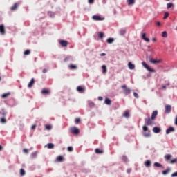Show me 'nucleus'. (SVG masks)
I'll use <instances>...</instances> for the list:
<instances>
[{
	"mask_svg": "<svg viewBox=\"0 0 177 177\" xmlns=\"http://www.w3.org/2000/svg\"><path fill=\"white\" fill-rule=\"evenodd\" d=\"M142 65L143 66V67L145 68H146V70H148V71H150V73H156V70L150 68V66L149 65H147V64H146V62H142Z\"/></svg>",
	"mask_w": 177,
	"mask_h": 177,
	"instance_id": "f257e3e1",
	"label": "nucleus"
},
{
	"mask_svg": "<svg viewBox=\"0 0 177 177\" xmlns=\"http://www.w3.org/2000/svg\"><path fill=\"white\" fill-rule=\"evenodd\" d=\"M70 131L71 133H73L74 135H78L80 133V129L75 127H72L70 128Z\"/></svg>",
	"mask_w": 177,
	"mask_h": 177,
	"instance_id": "f03ea898",
	"label": "nucleus"
},
{
	"mask_svg": "<svg viewBox=\"0 0 177 177\" xmlns=\"http://www.w3.org/2000/svg\"><path fill=\"white\" fill-rule=\"evenodd\" d=\"M122 89H123L124 95H129V93H131V90L127 88L126 85L122 86Z\"/></svg>",
	"mask_w": 177,
	"mask_h": 177,
	"instance_id": "7ed1b4c3",
	"label": "nucleus"
},
{
	"mask_svg": "<svg viewBox=\"0 0 177 177\" xmlns=\"http://www.w3.org/2000/svg\"><path fill=\"white\" fill-rule=\"evenodd\" d=\"M171 110H172V106H171V105H166L165 106V113H166V114H169V113H171Z\"/></svg>",
	"mask_w": 177,
	"mask_h": 177,
	"instance_id": "20e7f679",
	"label": "nucleus"
},
{
	"mask_svg": "<svg viewBox=\"0 0 177 177\" xmlns=\"http://www.w3.org/2000/svg\"><path fill=\"white\" fill-rule=\"evenodd\" d=\"M59 44H60V45L64 48H66L68 43L67 42V41L65 40H59Z\"/></svg>",
	"mask_w": 177,
	"mask_h": 177,
	"instance_id": "39448f33",
	"label": "nucleus"
},
{
	"mask_svg": "<svg viewBox=\"0 0 177 177\" xmlns=\"http://www.w3.org/2000/svg\"><path fill=\"white\" fill-rule=\"evenodd\" d=\"M93 20H96V21H102V20H104V18H102L100 16L97 15H93L92 17Z\"/></svg>",
	"mask_w": 177,
	"mask_h": 177,
	"instance_id": "423d86ee",
	"label": "nucleus"
},
{
	"mask_svg": "<svg viewBox=\"0 0 177 177\" xmlns=\"http://www.w3.org/2000/svg\"><path fill=\"white\" fill-rule=\"evenodd\" d=\"M0 34L5 35V26L3 25H0Z\"/></svg>",
	"mask_w": 177,
	"mask_h": 177,
	"instance_id": "0eeeda50",
	"label": "nucleus"
},
{
	"mask_svg": "<svg viewBox=\"0 0 177 177\" xmlns=\"http://www.w3.org/2000/svg\"><path fill=\"white\" fill-rule=\"evenodd\" d=\"M153 132L154 133H160L161 132V129L157 127L153 128Z\"/></svg>",
	"mask_w": 177,
	"mask_h": 177,
	"instance_id": "6e6552de",
	"label": "nucleus"
},
{
	"mask_svg": "<svg viewBox=\"0 0 177 177\" xmlns=\"http://www.w3.org/2000/svg\"><path fill=\"white\" fill-rule=\"evenodd\" d=\"M171 132H175V129L174 127H170L166 130L167 135H169Z\"/></svg>",
	"mask_w": 177,
	"mask_h": 177,
	"instance_id": "1a4fd4ad",
	"label": "nucleus"
},
{
	"mask_svg": "<svg viewBox=\"0 0 177 177\" xmlns=\"http://www.w3.org/2000/svg\"><path fill=\"white\" fill-rule=\"evenodd\" d=\"M128 67L129 70H135V64H132V62L128 63Z\"/></svg>",
	"mask_w": 177,
	"mask_h": 177,
	"instance_id": "9d476101",
	"label": "nucleus"
},
{
	"mask_svg": "<svg viewBox=\"0 0 177 177\" xmlns=\"http://www.w3.org/2000/svg\"><path fill=\"white\" fill-rule=\"evenodd\" d=\"M145 165L147 168H150V167H151V161H150V160L145 161Z\"/></svg>",
	"mask_w": 177,
	"mask_h": 177,
	"instance_id": "9b49d317",
	"label": "nucleus"
},
{
	"mask_svg": "<svg viewBox=\"0 0 177 177\" xmlns=\"http://www.w3.org/2000/svg\"><path fill=\"white\" fill-rule=\"evenodd\" d=\"M157 114H158V111H153L151 115V120H154L156 117H157Z\"/></svg>",
	"mask_w": 177,
	"mask_h": 177,
	"instance_id": "f8f14e48",
	"label": "nucleus"
},
{
	"mask_svg": "<svg viewBox=\"0 0 177 177\" xmlns=\"http://www.w3.org/2000/svg\"><path fill=\"white\" fill-rule=\"evenodd\" d=\"M145 122L147 125H151V124H153V121H151V119H150V118H148L147 119H146Z\"/></svg>",
	"mask_w": 177,
	"mask_h": 177,
	"instance_id": "ddd939ff",
	"label": "nucleus"
},
{
	"mask_svg": "<svg viewBox=\"0 0 177 177\" xmlns=\"http://www.w3.org/2000/svg\"><path fill=\"white\" fill-rule=\"evenodd\" d=\"M171 158H172V155L171 154H167L165 156V161H169V160H171Z\"/></svg>",
	"mask_w": 177,
	"mask_h": 177,
	"instance_id": "4468645a",
	"label": "nucleus"
},
{
	"mask_svg": "<svg viewBox=\"0 0 177 177\" xmlns=\"http://www.w3.org/2000/svg\"><path fill=\"white\" fill-rule=\"evenodd\" d=\"M149 62L152 63V64H157V63H160V60L153 59L152 58H149Z\"/></svg>",
	"mask_w": 177,
	"mask_h": 177,
	"instance_id": "2eb2a0df",
	"label": "nucleus"
},
{
	"mask_svg": "<svg viewBox=\"0 0 177 177\" xmlns=\"http://www.w3.org/2000/svg\"><path fill=\"white\" fill-rule=\"evenodd\" d=\"M57 161L58 162H63V161H64V158H63L62 156H59L57 158Z\"/></svg>",
	"mask_w": 177,
	"mask_h": 177,
	"instance_id": "dca6fc26",
	"label": "nucleus"
},
{
	"mask_svg": "<svg viewBox=\"0 0 177 177\" xmlns=\"http://www.w3.org/2000/svg\"><path fill=\"white\" fill-rule=\"evenodd\" d=\"M45 147H47L48 149H53V147H55V145L53 143H48L45 146Z\"/></svg>",
	"mask_w": 177,
	"mask_h": 177,
	"instance_id": "f3484780",
	"label": "nucleus"
},
{
	"mask_svg": "<svg viewBox=\"0 0 177 177\" xmlns=\"http://www.w3.org/2000/svg\"><path fill=\"white\" fill-rule=\"evenodd\" d=\"M102 74H106V73H107V66H106V65H102Z\"/></svg>",
	"mask_w": 177,
	"mask_h": 177,
	"instance_id": "a211bd4d",
	"label": "nucleus"
},
{
	"mask_svg": "<svg viewBox=\"0 0 177 177\" xmlns=\"http://www.w3.org/2000/svg\"><path fill=\"white\" fill-rule=\"evenodd\" d=\"M42 95H49V90L48 89H43L41 91Z\"/></svg>",
	"mask_w": 177,
	"mask_h": 177,
	"instance_id": "6ab92c4d",
	"label": "nucleus"
},
{
	"mask_svg": "<svg viewBox=\"0 0 177 177\" xmlns=\"http://www.w3.org/2000/svg\"><path fill=\"white\" fill-rule=\"evenodd\" d=\"M34 85V79H32L31 81L28 84V88H32V86Z\"/></svg>",
	"mask_w": 177,
	"mask_h": 177,
	"instance_id": "aec40b11",
	"label": "nucleus"
},
{
	"mask_svg": "<svg viewBox=\"0 0 177 177\" xmlns=\"http://www.w3.org/2000/svg\"><path fill=\"white\" fill-rule=\"evenodd\" d=\"M127 3L129 6L133 5L135 3V0H127Z\"/></svg>",
	"mask_w": 177,
	"mask_h": 177,
	"instance_id": "412c9836",
	"label": "nucleus"
},
{
	"mask_svg": "<svg viewBox=\"0 0 177 177\" xmlns=\"http://www.w3.org/2000/svg\"><path fill=\"white\" fill-rule=\"evenodd\" d=\"M19 6V3H16L11 7V10H16L17 9V7Z\"/></svg>",
	"mask_w": 177,
	"mask_h": 177,
	"instance_id": "4be33fe9",
	"label": "nucleus"
},
{
	"mask_svg": "<svg viewBox=\"0 0 177 177\" xmlns=\"http://www.w3.org/2000/svg\"><path fill=\"white\" fill-rule=\"evenodd\" d=\"M37 156H38V152L37 151H35V152H32L31 153L32 158H36Z\"/></svg>",
	"mask_w": 177,
	"mask_h": 177,
	"instance_id": "5701e85b",
	"label": "nucleus"
},
{
	"mask_svg": "<svg viewBox=\"0 0 177 177\" xmlns=\"http://www.w3.org/2000/svg\"><path fill=\"white\" fill-rule=\"evenodd\" d=\"M104 103H105V104L110 105V104H111V100L109 98H106V99H105Z\"/></svg>",
	"mask_w": 177,
	"mask_h": 177,
	"instance_id": "b1692460",
	"label": "nucleus"
},
{
	"mask_svg": "<svg viewBox=\"0 0 177 177\" xmlns=\"http://www.w3.org/2000/svg\"><path fill=\"white\" fill-rule=\"evenodd\" d=\"M106 42L108 44H113L114 42V38H108Z\"/></svg>",
	"mask_w": 177,
	"mask_h": 177,
	"instance_id": "393cba45",
	"label": "nucleus"
},
{
	"mask_svg": "<svg viewBox=\"0 0 177 177\" xmlns=\"http://www.w3.org/2000/svg\"><path fill=\"white\" fill-rule=\"evenodd\" d=\"M9 95H10V93H4L1 95V97H2V99H6V97H8V96H9Z\"/></svg>",
	"mask_w": 177,
	"mask_h": 177,
	"instance_id": "a878e982",
	"label": "nucleus"
},
{
	"mask_svg": "<svg viewBox=\"0 0 177 177\" xmlns=\"http://www.w3.org/2000/svg\"><path fill=\"white\" fill-rule=\"evenodd\" d=\"M154 167H156L157 168H162V165L158 162H155Z\"/></svg>",
	"mask_w": 177,
	"mask_h": 177,
	"instance_id": "bb28decb",
	"label": "nucleus"
},
{
	"mask_svg": "<svg viewBox=\"0 0 177 177\" xmlns=\"http://www.w3.org/2000/svg\"><path fill=\"white\" fill-rule=\"evenodd\" d=\"M19 174L20 175H21V176H24V175H26V171H24V169H21L19 171Z\"/></svg>",
	"mask_w": 177,
	"mask_h": 177,
	"instance_id": "cd10ccee",
	"label": "nucleus"
},
{
	"mask_svg": "<svg viewBox=\"0 0 177 177\" xmlns=\"http://www.w3.org/2000/svg\"><path fill=\"white\" fill-rule=\"evenodd\" d=\"M45 128H46V129L47 131H50V129H52V125H50V124H46V125L45 126Z\"/></svg>",
	"mask_w": 177,
	"mask_h": 177,
	"instance_id": "c85d7f7f",
	"label": "nucleus"
},
{
	"mask_svg": "<svg viewBox=\"0 0 177 177\" xmlns=\"http://www.w3.org/2000/svg\"><path fill=\"white\" fill-rule=\"evenodd\" d=\"M1 124H6V119L5 118H2L0 119Z\"/></svg>",
	"mask_w": 177,
	"mask_h": 177,
	"instance_id": "c756f323",
	"label": "nucleus"
},
{
	"mask_svg": "<svg viewBox=\"0 0 177 177\" xmlns=\"http://www.w3.org/2000/svg\"><path fill=\"white\" fill-rule=\"evenodd\" d=\"M77 92H81L82 93V92H84V88L81 86H77Z\"/></svg>",
	"mask_w": 177,
	"mask_h": 177,
	"instance_id": "7c9ffc66",
	"label": "nucleus"
},
{
	"mask_svg": "<svg viewBox=\"0 0 177 177\" xmlns=\"http://www.w3.org/2000/svg\"><path fill=\"white\" fill-rule=\"evenodd\" d=\"M71 70H77V66L75 65H69Z\"/></svg>",
	"mask_w": 177,
	"mask_h": 177,
	"instance_id": "2f4dec72",
	"label": "nucleus"
},
{
	"mask_svg": "<svg viewBox=\"0 0 177 177\" xmlns=\"http://www.w3.org/2000/svg\"><path fill=\"white\" fill-rule=\"evenodd\" d=\"M162 37H163L164 38H167V37H168V34L167 33V31L162 32Z\"/></svg>",
	"mask_w": 177,
	"mask_h": 177,
	"instance_id": "473e14b6",
	"label": "nucleus"
},
{
	"mask_svg": "<svg viewBox=\"0 0 177 177\" xmlns=\"http://www.w3.org/2000/svg\"><path fill=\"white\" fill-rule=\"evenodd\" d=\"M88 106H89V107H91V109H92V108L95 107V103L90 102H88Z\"/></svg>",
	"mask_w": 177,
	"mask_h": 177,
	"instance_id": "72a5a7b5",
	"label": "nucleus"
},
{
	"mask_svg": "<svg viewBox=\"0 0 177 177\" xmlns=\"http://www.w3.org/2000/svg\"><path fill=\"white\" fill-rule=\"evenodd\" d=\"M171 171V169H168L167 170H164L162 171V175H167V174Z\"/></svg>",
	"mask_w": 177,
	"mask_h": 177,
	"instance_id": "f704fd0d",
	"label": "nucleus"
},
{
	"mask_svg": "<svg viewBox=\"0 0 177 177\" xmlns=\"http://www.w3.org/2000/svg\"><path fill=\"white\" fill-rule=\"evenodd\" d=\"M176 162H177V158L170 160V164H176Z\"/></svg>",
	"mask_w": 177,
	"mask_h": 177,
	"instance_id": "c9c22d12",
	"label": "nucleus"
},
{
	"mask_svg": "<svg viewBox=\"0 0 177 177\" xmlns=\"http://www.w3.org/2000/svg\"><path fill=\"white\" fill-rule=\"evenodd\" d=\"M167 9H169V8H172L174 6V3H169L167 4Z\"/></svg>",
	"mask_w": 177,
	"mask_h": 177,
	"instance_id": "e433bc0d",
	"label": "nucleus"
},
{
	"mask_svg": "<svg viewBox=\"0 0 177 177\" xmlns=\"http://www.w3.org/2000/svg\"><path fill=\"white\" fill-rule=\"evenodd\" d=\"M95 153H97V154H102V153H103V151H100V149H96Z\"/></svg>",
	"mask_w": 177,
	"mask_h": 177,
	"instance_id": "4c0bfd02",
	"label": "nucleus"
},
{
	"mask_svg": "<svg viewBox=\"0 0 177 177\" xmlns=\"http://www.w3.org/2000/svg\"><path fill=\"white\" fill-rule=\"evenodd\" d=\"M98 37H99V38H103V37H104V33H103L102 32H99Z\"/></svg>",
	"mask_w": 177,
	"mask_h": 177,
	"instance_id": "58836bf2",
	"label": "nucleus"
},
{
	"mask_svg": "<svg viewBox=\"0 0 177 177\" xmlns=\"http://www.w3.org/2000/svg\"><path fill=\"white\" fill-rule=\"evenodd\" d=\"M125 32H126V31L124 29H122L120 30V35H124Z\"/></svg>",
	"mask_w": 177,
	"mask_h": 177,
	"instance_id": "ea45409f",
	"label": "nucleus"
},
{
	"mask_svg": "<svg viewBox=\"0 0 177 177\" xmlns=\"http://www.w3.org/2000/svg\"><path fill=\"white\" fill-rule=\"evenodd\" d=\"M123 116H124L126 118H129V113L125 112V113L123 114Z\"/></svg>",
	"mask_w": 177,
	"mask_h": 177,
	"instance_id": "a19ab883",
	"label": "nucleus"
},
{
	"mask_svg": "<svg viewBox=\"0 0 177 177\" xmlns=\"http://www.w3.org/2000/svg\"><path fill=\"white\" fill-rule=\"evenodd\" d=\"M30 50H27L24 51V55H30Z\"/></svg>",
	"mask_w": 177,
	"mask_h": 177,
	"instance_id": "79ce46f5",
	"label": "nucleus"
},
{
	"mask_svg": "<svg viewBox=\"0 0 177 177\" xmlns=\"http://www.w3.org/2000/svg\"><path fill=\"white\" fill-rule=\"evenodd\" d=\"M142 129L145 132H146V131H148L149 130V128L146 126H143L142 127Z\"/></svg>",
	"mask_w": 177,
	"mask_h": 177,
	"instance_id": "37998d69",
	"label": "nucleus"
},
{
	"mask_svg": "<svg viewBox=\"0 0 177 177\" xmlns=\"http://www.w3.org/2000/svg\"><path fill=\"white\" fill-rule=\"evenodd\" d=\"M23 153H24L25 154H28V149H23Z\"/></svg>",
	"mask_w": 177,
	"mask_h": 177,
	"instance_id": "c03bdc74",
	"label": "nucleus"
},
{
	"mask_svg": "<svg viewBox=\"0 0 177 177\" xmlns=\"http://www.w3.org/2000/svg\"><path fill=\"white\" fill-rule=\"evenodd\" d=\"M169 16V13L165 12L163 19H167Z\"/></svg>",
	"mask_w": 177,
	"mask_h": 177,
	"instance_id": "a18cd8bd",
	"label": "nucleus"
},
{
	"mask_svg": "<svg viewBox=\"0 0 177 177\" xmlns=\"http://www.w3.org/2000/svg\"><path fill=\"white\" fill-rule=\"evenodd\" d=\"M80 121H81V120L80 118H77V119H75V124H80Z\"/></svg>",
	"mask_w": 177,
	"mask_h": 177,
	"instance_id": "49530a36",
	"label": "nucleus"
},
{
	"mask_svg": "<svg viewBox=\"0 0 177 177\" xmlns=\"http://www.w3.org/2000/svg\"><path fill=\"white\" fill-rule=\"evenodd\" d=\"M88 2L90 3V5H92V3L95 2V0H88Z\"/></svg>",
	"mask_w": 177,
	"mask_h": 177,
	"instance_id": "de8ad7c7",
	"label": "nucleus"
},
{
	"mask_svg": "<svg viewBox=\"0 0 177 177\" xmlns=\"http://www.w3.org/2000/svg\"><path fill=\"white\" fill-rule=\"evenodd\" d=\"M67 150L68 151H73V147H68Z\"/></svg>",
	"mask_w": 177,
	"mask_h": 177,
	"instance_id": "09e8293b",
	"label": "nucleus"
},
{
	"mask_svg": "<svg viewBox=\"0 0 177 177\" xmlns=\"http://www.w3.org/2000/svg\"><path fill=\"white\" fill-rule=\"evenodd\" d=\"M133 96L136 97V99H139V95L136 93H133Z\"/></svg>",
	"mask_w": 177,
	"mask_h": 177,
	"instance_id": "8fccbe9b",
	"label": "nucleus"
},
{
	"mask_svg": "<svg viewBox=\"0 0 177 177\" xmlns=\"http://www.w3.org/2000/svg\"><path fill=\"white\" fill-rule=\"evenodd\" d=\"M177 176V171L174 172L171 174V177H176Z\"/></svg>",
	"mask_w": 177,
	"mask_h": 177,
	"instance_id": "3c124183",
	"label": "nucleus"
},
{
	"mask_svg": "<svg viewBox=\"0 0 177 177\" xmlns=\"http://www.w3.org/2000/svg\"><path fill=\"white\" fill-rule=\"evenodd\" d=\"M146 38V33H142V39H145Z\"/></svg>",
	"mask_w": 177,
	"mask_h": 177,
	"instance_id": "603ef678",
	"label": "nucleus"
},
{
	"mask_svg": "<svg viewBox=\"0 0 177 177\" xmlns=\"http://www.w3.org/2000/svg\"><path fill=\"white\" fill-rule=\"evenodd\" d=\"M144 41H145L146 42H150V39L147 38V37H145L144 39Z\"/></svg>",
	"mask_w": 177,
	"mask_h": 177,
	"instance_id": "864d4df0",
	"label": "nucleus"
},
{
	"mask_svg": "<svg viewBox=\"0 0 177 177\" xmlns=\"http://www.w3.org/2000/svg\"><path fill=\"white\" fill-rule=\"evenodd\" d=\"M144 136H145L146 138H147V137L150 136V133H144Z\"/></svg>",
	"mask_w": 177,
	"mask_h": 177,
	"instance_id": "5fc2aeb1",
	"label": "nucleus"
},
{
	"mask_svg": "<svg viewBox=\"0 0 177 177\" xmlns=\"http://www.w3.org/2000/svg\"><path fill=\"white\" fill-rule=\"evenodd\" d=\"M1 114H2V115H6V114H8V113L3 110Z\"/></svg>",
	"mask_w": 177,
	"mask_h": 177,
	"instance_id": "6e6d98bb",
	"label": "nucleus"
},
{
	"mask_svg": "<svg viewBox=\"0 0 177 177\" xmlns=\"http://www.w3.org/2000/svg\"><path fill=\"white\" fill-rule=\"evenodd\" d=\"M42 72H43L44 73H48V70H47L46 68H44V69H43Z\"/></svg>",
	"mask_w": 177,
	"mask_h": 177,
	"instance_id": "4d7b16f0",
	"label": "nucleus"
},
{
	"mask_svg": "<svg viewBox=\"0 0 177 177\" xmlns=\"http://www.w3.org/2000/svg\"><path fill=\"white\" fill-rule=\"evenodd\" d=\"M35 128H36L35 124H33V125L31 127V129H35Z\"/></svg>",
	"mask_w": 177,
	"mask_h": 177,
	"instance_id": "13d9d810",
	"label": "nucleus"
},
{
	"mask_svg": "<svg viewBox=\"0 0 177 177\" xmlns=\"http://www.w3.org/2000/svg\"><path fill=\"white\" fill-rule=\"evenodd\" d=\"M156 24H157V26H161V22L158 21V22H156Z\"/></svg>",
	"mask_w": 177,
	"mask_h": 177,
	"instance_id": "bf43d9fd",
	"label": "nucleus"
},
{
	"mask_svg": "<svg viewBox=\"0 0 177 177\" xmlns=\"http://www.w3.org/2000/svg\"><path fill=\"white\" fill-rule=\"evenodd\" d=\"M98 100H100V101L103 100V97H98Z\"/></svg>",
	"mask_w": 177,
	"mask_h": 177,
	"instance_id": "052dcab7",
	"label": "nucleus"
},
{
	"mask_svg": "<svg viewBox=\"0 0 177 177\" xmlns=\"http://www.w3.org/2000/svg\"><path fill=\"white\" fill-rule=\"evenodd\" d=\"M100 56H106V53H102L100 54Z\"/></svg>",
	"mask_w": 177,
	"mask_h": 177,
	"instance_id": "680f3d73",
	"label": "nucleus"
},
{
	"mask_svg": "<svg viewBox=\"0 0 177 177\" xmlns=\"http://www.w3.org/2000/svg\"><path fill=\"white\" fill-rule=\"evenodd\" d=\"M122 159L124 160V161H126V160H127V157L123 156V157H122Z\"/></svg>",
	"mask_w": 177,
	"mask_h": 177,
	"instance_id": "e2e57ef3",
	"label": "nucleus"
},
{
	"mask_svg": "<svg viewBox=\"0 0 177 177\" xmlns=\"http://www.w3.org/2000/svg\"><path fill=\"white\" fill-rule=\"evenodd\" d=\"M175 124L177 125V116L175 118Z\"/></svg>",
	"mask_w": 177,
	"mask_h": 177,
	"instance_id": "0e129e2a",
	"label": "nucleus"
},
{
	"mask_svg": "<svg viewBox=\"0 0 177 177\" xmlns=\"http://www.w3.org/2000/svg\"><path fill=\"white\" fill-rule=\"evenodd\" d=\"M162 89H167V86H162Z\"/></svg>",
	"mask_w": 177,
	"mask_h": 177,
	"instance_id": "69168bd1",
	"label": "nucleus"
},
{
	"mask_svg": "<svg viewBox=\"0 0 177 177\" xmlns=\"http://www.w3.org/2000/svg\"><path fill=\"white\" fill-rule=\"evenodd\" d=\"M50 16H51V17H55V14L53 13L50 15Z\"/></svg>",
	"mask_w": 177,
	"mask_h": 177,
	"instance_id": "338daca9",
	"label": "nucleus"
},
{
	"mask_svg": "<svg viewBox=\"0 0 177 177\" xmlns=\"http://www.w3.org/2000/svg\"><path fill=\"white\" fill-rule=\"evenodd\" d=\"M2 149H3L2 146L0 145V151H2Z\"/></svg>",
	"mask_w": 177,
	"mask_h": 177,
	"instance_id": "774afa93",
	"label": "nucleus"
}]
</instances>
